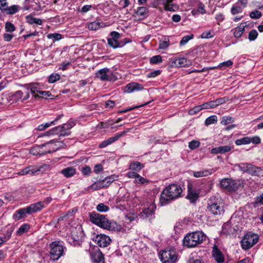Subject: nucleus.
<instances>
[{
  "label": "nucleus",
  "mask_w": 263,
  "mask_h": 263,
  "mask_svg": "<svg viewBox=\"0 0 263 263\" xmlns=\"http://www.w3.org/2000/svg\"><path fill=\"white\" fill-rule=\"evenodd\" d=\"M182 190L180 185L172 184L166 186L162 192L160 201L163 205L166 204L180 197Z\"/></svg>",
  "instance_id": "f257e3e1"
},
{
  "label": "nucleus",
  "mask_w": 263,
  "mask_h": 263,
  "mask_svg": "<svg viewBox=\"0 0 263 263\" xmlns=\"http://www.w3.org/2000/svg\"><path fill=\"white\" fill-rule=\"evenodd\" d=\"M58 142V140L53 139L44 144L35 145L30 149V153L40 157L54 152L59 149V146L56 144Z\"/></svg>",
  "instance_id": "f03ea898"
},
{
  "label": "nucleus",
  "mask_w": 263,
  "mask_h": 263,
  "mask_svg": "<svg viewBox=\"0 0 263 263\" xmlns=\"http://www.w3.org/2000/svg\"><path fill=\"white\" fill-rule=\"evenodd\" d=\"M89 219L93 223L108 230L113 231L116 229L117 223L109 221L104 215L96 212L89 213Z\"/></svg>",
  "instance_id": "7ed1b4c3"
},
{
  "label": "nucleus",
  "mask_w": 263,
  "mask_h": 263,
  "mask_svg": "<svg viewBox=\"0 0 263 263\" xmlns=\"http://www.w3.org/2000/svg\"><path fill=\"white\" fill-rule=\"evenodd\" d=\"M206 236L202 232L196 231L187 234L184 238L183 244L187 248L195 247L205 240Z\"/></svg>",
  "instance_id": "20e7f679"
},
{
  "label": "nucleus",
  "mask_w": 263,
  "mask_h": 263,
  "mask_svg": "<svg viewBox=\"0 0 263 263\" xmlns=\"http://www.w3.org/2000/svg\"><path fill=\"white\" fill-rule=\"evenodd\" d=\"M44 206L41 201L30 204L29 206L17 210L13 215V218L15 220H18L24 217L26 214H31L40 211Z\"/></svg>",
  "instance_id": "39448f33"
},
{
  "label": "nucleus",
  "mask_w": 263,
  "mask_h": 263,
  "mask_svg": "<svg viewBox=\"0 0 263 263\" xmlns=\"http://www.w3.org/2000/svg\"><path fill=\"white\" fill-rule=\"evenodd\" d=\"M49 255L50 259L53 261L58 260L61 256L65 254L66 249L61 241H54L49 245Z\"/></svg>",
  "instance_id": "423d86ee"
},
{
  "label": "nucleus",
  "mask_w": 263,
  "mask_h": 263,
  "mask_svg": "<svg viewBox=\"0 0 263 263\" xmlns=\"http://www.w3.org/2000/svg\"><path fill=\"white\" fill-rule=\"evenodd\" d=\"M224 203L221 198L212 197L208 201L207 210L212 214L221 215L224 212Z\"/></svg>",
  "instance_id": "0eeeda50"
},
{
  "label": "nucleus",
  "mask_w": 263,
  "mask_h": 263,
  "mask_svg": "<svg viewBox=\"0 0 263 263\" xmlns=\"http://www.w3.org/2000/svg\"><path fill=\"white\" fill-rule=\"evenodd\" d=\"M259 236L257 234L252 232L247 233L241 241L243 249L248 250L252 248L258 241Z\"/></svg>",
  "instance_id": "6e6552de"
},
{
  "label": "nucleus",
  "mask_w": 263,
  "mask_h": 263,
  "mask_svg": "<svg viewBox=\"0 0 263 263\" xmlns=\"http://www.w3.org/2000/svg\"><path fill=\"white\" fill-rule=\"evenodd\" d=\"M159 258L163 263H175L177 256L173 249L164 250L159 253Z\"/></svg>",
  "instance_id": "1a4fd4ad"
},
{
  "label": "nucleus",
  "mask_w": 263,
  "mask_h": 263,
  "mask_svg": "<svg viewBox=\"0 0 263 263\" xmlns=\"http://www.w3.org/2000/svg\"><path fill=\"white\" fill-rule=\"evenodd\" d=\"M96 77L102 81H111L116 80V77L108 68H103L96 73Z\"/></svg>",
  "instance_id": "9d476101"
},
{
  "label": "nucleus",
  "mask_w": 263,
  "mask_h": 263,
  "mask_svg": "<svg viewBox=\"0 0 263 263\" xmlns=\"http://www.w3.org/2000/svg\"><path fill=\"white\" fill-rule=\"evenodd\" d=\"M50 166L48 164H44L39 167L34 166H29L21 170L18 174L20 175H25L27 174L33 175L38 172L43 173L44 171L48 170Z\"/></svg>",
  "instance_id": "9b49d317"
},
{
  "label": "nucleus",
  "mask_w": 263,
  "mask_h": 263,
  "mask_svg": "<svg viewBox=\"0 0 263 263\" xmlns=\"http://www.w3.org/2000/svg\"><path fill=\"white\" fill-rule=\"evenodd\" d=\"M220 184L221 187L229 191H235L239 187V184L237 181L229 178H224L221 180Z\"/></svg>",
  "instance_id": "f8f14e48"
},
{
  "label": "nucleus",
  "mask_w": 263,
  "mask_h": 263,
  "mask_svg": "<svg viewBox=\"0 0 263 263\" xmlns=\"http://www.w3.org/2000/svg\"><path fill=\"white\" fill-rule=\"evenodd\" d=\"M237 166L239 170L248 173L252 175H257L259 170L258 167L248 163H240L237 164Z\"/></svg>",
  "instance_id": "ddd939ff"
},
{
  "label": "nucleus",
  "mask_w": 263,
  "mask_h": 263,
  "mask_svg": "<svg viewBox=\"0 0 263 263\" xmlns=\"http://www.w3.org/2000/svg\"><path fill=\"white\" fill-rule=\"evenodd\" d=\"M93 240L100 247H106L111 242V239L108 236L104 234H98L93 238Z\"/></svg>",
  "instance_id": "4468645a"
},
{
  "label": "nucleus",
  "mask_w": 263,
  "mask_h": 263,
  "mask_svg": "<svg viewBox=\"0 0 263 263\" xmlns=\"http://www.w3.org/2000/svg\"><path fill=\"white\" fill-rule=\"evenodd\" d=\"M156 206L154 204L150 205L146 208H143L139 216L143 218H149V221L153 218Z\"/></svg>",
  "instance_id": "2eb2a0df"
},
{
  "label": "nucleus",
  "mask_w": 263,
  "mask_h": 263,
  "mask_svg": "<svg viewBox=\"0 0 263 263\" xmlns=\"http://www.w3.org/2000/svg\"><path fill=\"white\" fill-rule=\"evenodd\" d=\"M144 89L143 86L139 83L132 82L127 84L124 88V92L132 93L136 91L142 90Z\"/></svg>",
  "instance_id": "dca6fc26"
},
{
  "label": "nucleus",
  "mask_w": 263,
  "mask_h": 263,
  "mask_svg": "<svg viewBox=\"0 0 263 263\" xmlns=\"http://www.w3.org/2000/svg\"><path fill=\"white\" fill-rule=\"evenodd\" d=\"M212 256L217 263H223L224 261L225 258L222 252L216 246L213 247Z\"/></svg>",
  "instance_id": "f3484780"
},
{
  "label": "nucleus",
  "mask_w": 263,
  "mask_h": 263,
  "mask_svg": "<svg viewBox=\"0 0 263 263\" xmlns=\"http://www.w3.org/2000/svg\"><path fill=\"white\" fill-rule=\"evenodd\" d=\"M23 87L28 90H30L31 93L35 98L40 97L39 95L36 94V93H39L40 94V91H41L37 83L26 84H25Z\"/></svg>",
  "instance_id": "a211bd4d"
},
{
  "label": "nucleus",
  "mask_w": 263,
  "mask_h": 263,
  "mask_svg": "<svg viewBox=\"0 0 263 263\" xmlns=\"http://www.w3.org/2000/svg\"><path fill=\"white\" fill-rule=\"evenodd\" d=\"M166 11L174 12L178 10L179 7L173 3V0H161Z\"/></svg>",
  "instance_id": "6ab92c4d"
},
{
  "label": "nucleus",
  "mask_w": 263,
  "mask_h": 263,
  "mask_svg": "<svg viewBox=\"0 0 263 263\" xmlns=\"http://www.w3.org/2000/svg\"><path fill=\"white\" fill-rule=\"evenodd\" d=\"M75 125V123L73 121H70L68 122L67 123L63 124L61 125V127H64V128H63L61 129L60 136L62 137H64L65 136H69L71 134L70 129L73 127Z\"/></svg>",
  "instance_id": "aec40b11"
},
{
  "label": "nucleus",
  "mask_w": 263,
  "mask_h": 263,
  "mask_svg": "<svg viewBox=\"0 0 263 263\" xmlns=\"http://www.w3.org/2000/svg\"><path fill=\"white\" fill-rule=\"evenodd\" d=\"M188 193L186 198L192 203L195 202L199 198V193L192 188V184H188Z\"/></svg>",
  "instance_id": "412c9836"
},
{
  "label": "nucleus",
  "mask_w": 263,
  "mask_h": 263,
  "mask_svg": "<svg viewBox=\"0 0 263 263\" xmlns=\"http://www.w3.org/2000/svg\"><path fill=\"white\" fill-rule=\"evenodd\" d=\"M90 254L95 263H104V255L99 249Z\"/></svg>",
  "instance_id": "4be33fe9"
},
{
  "label": "nucleus",
  "mask_w": 263,
  "mask_h": 263,
  "mask_svg": "<svg viewBox=\"0 0 263 263\" xmlns=\"http://www.w3.org/2000/svg\"><path fill=\"white\" fill-rule=\"evenodd\" d=\"M232 147L230 145H225L213 148L211 153L213 154H224L228 153L232 149Z\"/></svg>",
  "instance_id": "5701e85b"
},
{
  "label": "nucleus",
  "mask_w": 263,
  "mask_h": 263,
  "mask_svg": "<svg viewBox=\"0 0 263 263\" xmlns=\"http://www.w3.org/2000/svg\"><path fill=\"white\" fill-rule=\"evenodd\" d=\"M174 63L176 66L180 67H188L192 65V62L184 58L177 59Z\"/></svg>",
  "instance_id": "b1692460"
},
{
  "label": "nucleus",
  "mask_w": 263,
  "mask_h": 263,
  "mask_svg": "<svg viewBox=\"0 0 263 263\" xmlns=\"http://www.w3.org/2000/svg\"><path fill=\"white\" fill-rule=\"evenodd\" d=\"M130 130V128H127L122 132L118 133L114 135V136L108 138L106 141L108 145L114 143V142L118 140L120 137L125 135L127 132Z\"/></svg>",
  "instance_id": "393cba45"
},
{
  "label": "nucleus",
  "mask_w": 263,
  "mask_h": 263,
  "mask_svg": "<svg viewBox=\"0 0 263 263\" xmlns=\"http://www.w3.org/2000/svg\"><path fill=\"white\" fill-rule=\"evenodd\" d=\"M144 167V165L138 161H132L129 164V170L135 172H139Z\"/></svg>",
  "instance_id": "a878e982"
},
{
  "label": "nucleus",
  "mask_w": 263,
  "mask_h": 263,
  "mask_svg": "<svg viewBox=\"0 0 263 263\" xmlns=\"http://www.w3.org/2000/svg\"><path fill=\"white\" fill-rule=\"evenodd\" d=\"M61 173L65 177L69 178L75 175L76 173V170L73 167H67L62 170L61 171Z\"/></svg>",
  "instance_id": "bb28decb"
},
{
  "label": "nucleus",
  "mask_w": 263,
  "mask_h": 263,
  "mask_svg": "<svg viewBox=\"0 0 263 263\" xmlns=\"http://www.w3.org/2000/svg\"><path fill=\"white\" fill-rule=\"evenodd\" d=\"M26 20L27 23L31 25L35 24L38 25H41L43 23L41 19L33 17L30 15H28L26 16Z\"/></svg>",
  "instance_id": "cd10ccee"
},
{
  "label": "nucleus",
  "mask_w": 263,
  "mask_h": 263,
  "mask_svg": "<svg viewBox=\"0 0 263 263\" xmlns=\"http://www.w3.org/2000/svg\"><path fill=\"white\" fill-rule=\"evenodd\" d=\"M212 173L211 170H204L200 171L193 172V176L196 178L206 177Z\"/></svg>",
  "instance_id": "c85d7f7f"
},
{
  "label": "nucleus",
  "mask_w": 263,
  "mask_h": 263,
  "mask_svg": "<svg viewBox=\"0 0 263 263\" xmlns=\"http://www.w3.org/2000/svg\"><path fill=\"white\" fill-rule=\"evenodd\" d=\"M21 9V7L20 6L13 5L10 7H8L5 12L8 15H13L17 13Z\"/></svg>",
  "instance_id": "c756f323"
},
{
  "label": "nucleus",
  "mask_w": 263,
  "mask_h": 263,
  "mask_svg": "<svg viewBox=\"0 0 263 263\" xmlns=\"http://www.w3.org/2000/svg\"><path fill=\"white\" fill-rule=\"evenodd\" d=\"M117 176L111 175L106 177L104 179L101 180V181L103 185H104V187H106L109 186L112 182L117 180Z\"/></svg>",
  "instance_id": "7c9ffc66"
},
{
  "label": "nucleus",
  "mask_w": 263,
  "mask_h": 263,
  "mask_svg": "<svg viewBox=\"0 0 263 263\" xmlns=\"http://www.w3.org/2000/svg\"><path fill=\"white\" fill-rule=\"evenodd\" d=\"M103 23L96 21L88 25V28L90 30H97L103 27Z\"/></svg>",
  "instance_id": "2f4dec72"
},
{
  "label": "nucleus",
  "mask_w": 263,
  "mask_h": 263,
  "mask_svg": "<svg viewBox=\"0 0 263 263\" xmlns=\"http://www.w3.org/2000/svg\"><path fill=\"white\" fill-rule=\"evenodd\" d=\"M233 30L234 36L236 38H238L242 35L243 32H244L245 26L242 24H240L239 26L236 27Z\"/></svg>",
  "instance_id": "473e14b6"
},
{
  "label": "nucleus",
  "mask_w": 263,
  "mask_h": 263,
  "mask_svg": "<svg viewBox=\"0 0 263 263\" xmlns=\"http://www.w3.org/2000/svg\"><path fill=\"white\" fill-rule=\"evenodd\" d=\"M104 185H103L101 180H98L93 184H92L90 186L88 187V190H92V191L98 190L102 188H104Z\"/></svg>",
  "instance_id": "72a5a7b5"
},
{
  "label": "nucleus",
  "mask_w": 263,
  "mask_h": 263,
  "mask_svg": "<svg viewBox=\"0 0 263 263\" xmlns=\"http://www.w3.org/2000/svg\"><path fill=\"white\" fill-rule=\"evenodd\" d=\"M136 13L138 16H145L148 14V10L146 7H140L137 8Z\"/></svg>",
  "instance_id": "f704fd0d"
},
{
  "label": "nucleus",
  "mask_w": 263,
  "mask_h": 263,
  "mask_svg": "<svg viewBox=\"0 0 263 263\" xmlns=\"http://www.w3.org/2000/svg\"><path fill=\"white\" fill-rule=\"evenodd\" d=\"M235 143L237 145H240L242 144H248L251 143L250 137H245L242 138L237 139L235 141Z\"/></svg>",
  "instance_id": "c9c22d12"
},
{
  "label": "nucleus",
  "mask_w": 263,
  "mask_h": 263,
  "mask_svg": "<svg viewBox=\"0 0 263 263\" xmlns=\"http://www.w3.org/2000/svg\"><path fill=\"white\" fill-rule=\"evenodd\" d=\"M47 36L48 39L52 40L53 42L59 41L62 39V35L58 33H50L48 34Z\"/></svg>",
  "instance_id": "e433bc0d"
},
{
  "label": "nucleus",
  "mask_w": 263,
  "mask_h": 263,
  "mask_svg": "<svg viewBox=\"0 0 263 263\" xmlns=\"http://www.w3.org/2000/svg\"><path fill=\"white\" fill-rule=\"evenodd\" d=\"M108 41V44L111 47L114 48H117L118 47H121L123 45L125 44H123L122 45L120 44V43L117 41V40L111 39H108L107 40Z\"/></svg>",
  "instance_id": "4c0bfd02"
},
{
  "label": "nucleus",
  "mask_w": 263,
  "mask_h": 263,
  "mask_svg": "<svg viewBox=\"0 0 263 263\" xmlns=\"http://www.w3.org/2000/svg\"><path fill=\"white\" fill-rule=\"evenodd\" d=\"M30 229V226L27 224L22 225L16 232L17 235H21L23 233L27 232Z\"/></svg>",
  "instance_id": "58836bf2"
},
{
  "label": "nucleus",
  "mask_w": 263,
  "mask_h": 263,
  "mask_svg": "<svg viewBox=\"0 0 263 263\" xmlns=\"http://www.w3.org/2000/svg\"><path fill=\"white\" fill-rule=\"evenodd\" d=\"M217 121V117L215 115H212L207 118L205 121V124L209 125L212 124H214Z\"/></svg>",
  "instance_id": "ea45409f"
},
{
  "label": "nucleus",
  "mask_w": 263,
  "mask_h": 263,
  "mask_svg": "<svg viewBox=\"0 0 263 263\" xmlns=\"http://www.w3.org/2000/svg\"><path fill=\"white\" fill-rule=\"evenodd\" d=\"M233 63L231 60H228L227 61L220 63L218 66V67L222 69H224L227 67H230L232 66Z\"/></svg>",
  "instance_id": "a19ab883"
},
{
  "label": "nucleus",
  "mask_w": 263,
  "mask_h": 263,
  "mask_svg": "<svg viewBox=\"0 0 263 263\" xmlns=\"http://www.w3.org/2000/svg\"><path fill=\"white\" fill-rule=\"evenodd\" d=\"M61 78V76L58 73H52L48 78V82L49 83H53L56 81L59 80Z\"/></svg>",
  "instance_id": "79ce46f5"
},
{
  "label": "nucleus",
  "mask_w": 263,
  "mask_h": 263,
  "mask_svg": "<svg viewBox=\"0 0 263 263\" xmlns=\"http://www.w3.org/2000/svg\"><path fill=\"white\" fill-rule=\"evenodd\" d=\"M13 232V228L12 227H10L7 230V231L4 234V237H3V239L4 240H5V242L7 241L11 238Z\"/></svg>",
  "instance_id": "37998d69"
},
{
  "label": "nucleus",
  "mask_w": 263,
  "mask_h": 263,
  "mask_svg": "<svg viewBox=\"0 0 263 263\" xmlns=\"http://www.w3.org/2000/svg\"><path fill=\"white\" fill-rule=\"evenodd\" d=\"M170 45V41L168 39H165L163 41H160L159 48L160 49H166Z\"/></svg>",
  "instance_id": "c03bdc74"
},
{
  "label": "nucleus",
  "mask_w": 263,
  "mask_h": 263,
  "mask_svg": "<svg viewBox=\"0 0 263 263\" xmlns=\"http://www.w3.org/2000/svg\"><path fill=\"white\" fill-rule=\"evenodd\" d=\"M162 61V57L160 55L153 56L150 59V62L152 64H156L161 63Z\"/></svg>",
  "instance_id": "a18cd8bd"
},
{
  "label": "nucleus",
  "mask_w": 263,
  "mask_h": 263,
  "mask_svg": "<svg viewBox=\"0 0 263 263\" xmlns=\"http://www.w3.org/2000/svg\"><path fill=\"white\" fill-rule=\"evenodd\" d=\"M5 30L7 32H12L15 31V27L12 23L7 22L5 24Z\"/></svg>",
  "instance_id": "49530a36"
},
{
  "label": "nucleus",
  "mask_w": 263,
  "mask_h": 263,
  "mask_svg": "<svg viewBox=\"0 0 263 263\" xmlns=\"http://www.w3.org/2000/svg\"><path fill=\"white\" fill-rule=\"evenodd\" d=\"M109 208L103 203H99L97 206V210L100 212H106L109 210Z\"/></svg>",
  "instance_id": "de8ad7c7"
},
{
  "label": "nucleus",
  "mask_w": 263,
  "mask_h": 263,
  "mask_svg": "<svg viewBox=\"0 0 263 263\" xmlns=\"http://www.w3.org/2000/svg\"><path fill=\"white\" fill-rule=\"evenodd\" d=\"M233 119L230 116H224L222 118L221 123L223 125H227L228 124L232 123Z\"/></svg>",
  "instance_id": "09e8293b"
},
{
  "label": "nucleus",
  "mask_w": 263,
  "mask_h": 263,
  "mask_svg": "<svg viewBox=\"0 0 263 263\" xmlns=\"http://www.w3.org/2000/svg\"><path fill=\"white\" fill-rule=\"evenodd\" d=\"M258 34L256 30H252L249 33L248 39L250 41H254L257 38Z\"/></svg>",
  "instance_id": "8fccbe9b"
},
{
  "label": "nucleus",
  "mask_w": 263,
  "mask_h": 263,
  "mask_svg": "<svg viewBox=\"0 0 263 263\" xmlns=\"http://www.w3.org/2000/svg\"><path fill=\"white\" fill-rule=\"evenodd\" d=\"M242 12L241 8L240 6L233 5L231 9V13L232 15H235Z\"/></svg>",
  "instance_id": "3c124183"
},
{
  "label": "nucleus",
  "mask_w": 263,
  "mask_h": 263,
  "mask_svg": "<svg viewBox=\"0 0 263 263\" xmlns=\"http://www.w3.org/2000/svg\"><path fill=\"white\" fill-rule=\"evenodd\" d=\"M193 34L191 35H187L183 36L182 39V40L180 42V45L181 46H183L185 44H186L187 42L190 40L191 39L193 38Z\"/></svg>",
  "instance_id": "603ef678"
},
{
  "label": "nucleus",
  "mask_w": 263,
  "mask_h": 263,
  "mask_svg": "<svg viewBox=\"0 0 263 263\" xmlns=\"http://www.w3.org/2000/svg\"><path fill=\"white\" fill-rule=\"evenodd\" d=\"M261 15V13L258 10L252 11L250 14V17L253 19H258Z\"/></svg>",
  "instance_id": "864d4df0"
},
{
  "label": "nucleus",
  "mask_w": 263,
  "mask_h": 263,
  "mask_svg": "<svg viewBox=\"0 0 263 263\" xmlns=\"http://www.w3.org/2000/svg\"><path fill=\"white\" fill-rule=\"evenodd\" d=\"M8 7L7 0H0V10L2 11L5 12Z\"/></svg>",
  "instance_id": "5fc2aeb1"
},
{
  "label": "nucleus",
  "mask_w": 263,
  "mask_h": 263,
  "mask_svg": "<svg viewBox=\"0 0 263 263\" xmlns=\"http://www.w3.org/2000/svg\"><path fill=\"white\" fill-rule=\"evenodd\" d=\"M63 128H64V126L62 127L60 125L51 129V132L53 133V135H58L59 137H62L60 136V133L61 132V129Z\"/></svg>",
  "instance_id": "6e6d98bb"
},
{
  "label": "nucleus",
  "mask_w": 263,
  "mask_h": 263,
  "mask_svg": "<svg viewBox=\"0 0 263 263\" xmlns=\"http://www.w3.org/2000/svg\"><path fill=\"white\" fill-rule=\"evenodd\" d=\"M200 145V142L196 140H193L189 143V147L191 149H194L198 147Z\"/></svg>",
  "instance_id": "4d7b16f0"
},
{
  "label": "nucleus",
  "mask_w": 263,
  "mask_h": 263,
  "mask_svg": "<svg viewBox=\"0 0 263 263\" xmlns=\"http://www.w3.org/2000/svg\"><path fill=\"white\" fill-rule=\"evenodd\" d=\"M197 11L201 14L205 13V6L203 4L200 3L197 6Z\"/></svg>",
  "instance_id": "13d9d810"
},
{
  "label": "nucleus",
  "mask_w": 263,
  "mask_h": 263,
  "mask_svg": "<svg viewBox=\"0 0 263 263\" xmlns=\"http://www.w3.org/2000/svg\"><path fill=\"white\" fill-rule=\"evenodd\" d=\"M214 35L212 34L211 31H204L201 35V37L202 39H210L213 37Z\"/></svg>",
  "instance_id": "bf43d9fd"
},
{
  "label": "nucleus",
  "mask_w": 263,
  "mask_h": 263,
  "mask_svg": "<svg viewBox=\"0 0 263 263\" xmlns=\"http://www.w3.org/2000/svg\"><path fill=\"white\" fill-rule=\"evenodd\" d=\"M201 110L202 109L200 106V105L198 106H196L189 111V114L191 115H194Z\"/></svg>",
  "instance_id": "052dcab7"
},
{
  "label": "nucleus",
  "mask_w": 263,
  "mask_h": 263,
  "mask_svg": "<svg viewBox=\"0 0 263 263\" xmlns=\"http://www.w3.org/2000/svg\"><path fill=\"white\" fill-rule=\"evenodd\" d=\"M70 64V62H63L59 65V69L63 71L65 70Z\"/></svg>",
  "instance_id": "680f3d73"
},
{
  "label": "nucleus",
  "mask_w": 263,
  "mask_h": 263,
  "mask_svg": "<svg viewBox=\"0 0 263 263\" xmlns=\"http://www.w3.org/2000/svg\"><path fill=\"white\" fill-rule=\"evenodd\" d=\"M135 179L136 182L140 184H144L145 182H147L144 178L140 176L138 174L137 175V178Z\"/></svg>",
  "instance_id": "e2e57ef3"
},
{
  "label": "nucleus",
  "mask_w": 263,
  "mask_h": 263,
  "mask_svg": "<svg viewBox=\"0 0 263 263\" xmlns=\"http://www.w3.org/2000/svg\"><path fill=\"white\" fill-rule=\"evenodd\" d=\"M160 74V70H157L154 71H152L147 74V77L148 78H155Z\"/></svg>",
  "instance_id": "0e129e2a"
},
{
  "label": "nucleus",
  "mask_w": 263,
  "mask_h": 263,
  "mask_svg": "<svg viewBox=\"0 0 263 263\" xmlns=\"http://www.w3.org/2000/svg\"><path fill=\"white\" fill-rule=\"evenodd\" d=\"M82 173L84 175H89L91 173V168L88 166H86L82 168Z\"/></svg>",
  "instance_id": "69168bd1"
},
{
  "label": "nucleus",
  "mask_w": 263,
  "mask_h": 263,
  "mask_svg": "<svg viewBox=\"0 0 263 263\" xmlns=\"http://www.w3.org/2000/svg\"><path fill=\"white\" fill-rule=\"evenodd\" d=\"M251 143L258 144L260 143V139L258 136H254L252 138L250 137Z\"/></svg>",
  "instance_id": "338daca9"
},
{
  "label": "nucleus",
  "mask_w": 263,
  "mask_h": 263,
  "mask_svg": "<svg viewBox=\"0 0 263 263\" xmlns=\"http://www.w3.org/2000/svg\"><path fill=\"white\" fill-rule=\"evenodd\" d=\"M110 35L112 37L111 39L117 40L120 37V34L116 31L111 32Z\"/></svg>",
  "instance_id": "774afa93"
}]
</instances>
